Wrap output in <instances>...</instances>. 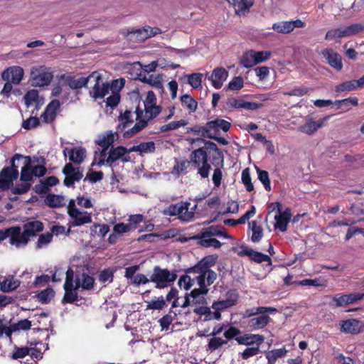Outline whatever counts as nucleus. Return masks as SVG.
<instances>
[{
  "label": "nucleus",
  "instance_id": "obj_1",
  "mask_svg": "<svg viewBox=\"0 0 364 364\" xmlns=\"http://www.w3.org/2000/svg\"><path fill=\"white\" fill-rule=\"evenodd\" d=\"M188 168L196 171L197 174L201 178L209 177L211 166L208 162V152L204 148H198L192 151L189 155V159L183 158L177 160L173 170L178 175L186 174Z\"/></svg>",
  "mask_w": 364,
  "mask_h": 364
},
{
  "label": "nucleus",
  "instance_id": "obj_2",
  "mask_svg": "<svg viewBox=\"0 0 364 364\" xmlns=\"http://www.w3.org/2000/svg\"><path fill=\"white\" fill-rule=\"evenodd\" d=\"M161 111L162 107L160 105L145 106L144 110L137 106L134 112L136 122L131 129L124 132L123 136L130 138L141 132L148 126V122L156 118Z\"/></svg>",
  "mask_w": 364,
  "mask_h": 364
},
{
  "label": "nucleus",
  "instance_id": "obj_3",
  "mask_svg": "<svg viewBox=\"0 0 364 364\" xmlns=\"http://www.w3.org/2000/svg\"><path fill=\"white\" fill-rule=\"evenodd\" d=\"M177 279L176 271L171 272L166 268L155 266L150 276L151 282L155 284V288L162 289L171 287Z\"/></svg>",
  "mask_w": 364,
  "mask_h": 364
},
{
  "label": "nucleus",
  "instance_id": "obj_4",
  "mask_svg": "<svg viewBox=\"0 0 364 364\" xmlns=\"http://www.w3.org/2000/svg\"><path fill=\"white\" fill-rule=\"evenodd\" d=\"M189 202H179L171 204L163 210V214L168 216H178V218L184 223H189L193 220L192 212H188Z\"/></svg>",
  "mask_w": 364,
  "mask_h": 364
},
{
  "label": "nucleus",
  "instance_id": "obj_5",
  "mask_svg": "<svg viewBox=\"0 0 364 364\" xmlns=\"http://www.w3.org/2000/svg\"><path fill=\"white\" fill-rule=\"evenodd\" d=\"M68 214L70 218V227H78L92 223V215L87 211H80L71 200L68 206Z\"/></svg>",
  "mask_w": 364,
  "mask_h": 364
},
{
  "label": "nucleus",
  "instance_id": "obj_6",
  "mask_svg": "<svg viewBox=\"0 0 364 364\" xmlns=\"http://www.w3.org/2000/svg\"><path fill=\"white\" fill-rule=\"evenodd\" d=\"M92 78H100V75L97 72H93L87 77H81L76 78L75 75H63L61 79L64 81L65 84L72 90H78L86 87L87 84L92 80Z\"/></svg>",
  "mask_w": 364,
  "mask_h": 364
},
{
  "label": "nucleus",
  "instance_id": "obj_7",
  "mask_svg": "<svg viewBox=\"0 0 364 364\" xmlns=\"http://www.w3.org/2000/svg\"><path fill=\"white\" fill-rule=\"evenodd\" d=\"M31 76L33 85L36 87L48 85L53 77L52 73L43 66L33 67L31 71Z\"/></svg>",
  "mask_w": 364,
  "mask_h": 364
},
{
  "label": "nucleus",
  "instance_id": "obj_8",
  "mask_svg": "<svg viewBox=\"0 0 364 364\" xmlns=\"http://www.w3.org/2000/svg\"><path fill=\"white\" fill-rule=\"evenodd\" d=\"M65 175L63 185L66 187H73L75 182H79L83 177L82 168L74 167L71 163H67L62 170Z\"/></svg>",
  "mask_w": 364,
  "mask_h": 364
},
{
  "label": "nucleus",
  "instance_id": "obj_9",
  "mask_svg": "<svg viewBox=\"0 0 364 364\" xmlns=\"http://www.w3.org/2000/svg\"><path fill=\"white\" fill-rule=\"evenodd\" d=\"M318 54L322 55L326 63L336 70L341 71L343 69V65L341 55L335 52L332 48H326L322 49Z\"/></svg>",
  "mask_w": 364,
  "mask_h": 364
},
{
  "label": "nucleus",
  "instance_id": "obj_10",
  "mask_svg": "<svg viewBox=\"0 0 364 364\" xmlns=\"http://www.w3.org/2000/svg\"><path fill=\"white\" fill-rule=\"evenodd\" d=\"M363 322L356 318H349L340 322V331L344 333L358 335L363 331Z\"/></svg>",
  "mask_w": 364,
  "mask_h": 364
},
{
  "label": "nucleus",
  "instance_id": "obj_11",
  "mask_svg": "<svg viewBox=\"0 0 364 364\" xmlns=\"http://www.w3.org/2000/svg\"><path fill=\"white\" fill-rule=\"evenodd\" d=\"M18 171L4 167L0 171V190L7 191L13 186L14 181L18 176Z\"/></svg>",
  "mask_w": 364,
  "mask_h": 364
},
{
  "label": "nucleus",
  "instance_id": "obj_12",
  "mask_svg": "<svg viewBox=\"0 0 364 364\" xmlns=\"http://www.w3.org/2000/svg\"><path fill=\"white\" fill-rule=\"evenodd\" d=\"M24 75L23 69L18 65L6 68L1 73V78L5 81H9L14 85H18Z\"/></svg>",
  "mask_w": 364,
  "mask_h": 364
},
{
  "label": "nucleus",
  "instance_id": "obj_13",
  "mask_svg": "<svg viewBox=\"0 0 364 364\" xmlns=\"http://www.w3.org/2000/svg\"><path fill=\"white\" fill-rule=\"evenodd\" d=\"M240 250H241L238 252L239 256H248L252 261L256 263L267 262L268 265H272V259L269 255L257 251H255L252 249L245 245H241Z\"/></svg>",
  "mask_w": 364,
  "mask_h": 364
},
{
  "label": "nucleus",
  "instance_id": "obj_14",
  "mask_svg": "<svg viewBox=\"0 0 364 364\" xmlns=\"http://www.w3.org/2000/svg\"><path fill=\"white\" fill-rule=\"evenodd\" d=\"M305 23L301 19L294 21H280L274 23L272 28L279 33L287 34L291 33L295 28H303Z\"/></svg>",
  "mask_w": 364,
  "mask_h": 364
},
{
  "label": "nucleus",
  "instance_id": "obj_15",
  "mask_svg": "<svg viewBox=\"0 0 364 364\" xmlns=\"http://www.w3.org/2000/svg\"><path fill=\"white\" fill-rule=\"evenodd\" d=\"M127 154V147L123 146H118L115 148L112 147L109 151L108 156L106 159V164L109 166H112L113 163L116 162L119 159H121L123 162H129L130 157L125 156Z\"/></svg>",
  "mask_w": 364,
  "mask_h": 364
},
{
  "label": "nucleus",
  "instance_id": "obj_16",
  "mask_svg": "<svg viewBox=\"0 0 364 364\" xmlns=\"http://www.w3.org/2000/svg\"><path fill=\"white\" fill-rule=\"evenodd\" d=\"M65 156L68 154L69 160L75 164H81L86 158V149L82 146H75L73 148L66 147L63 150Z\"/></svg>",
  "mask_w": 364,
  "mask_h": 364
},
{
  "label": "nucleus",
  "instance_id": "obj_17",
  "mask_svg": "<svg viewBox=\"0 0 364 364\" xmlns=\"http://www.w3.org/2000/svg\"><path fill=\"white\" fill-rule=\"evenodd\" d=\"M329 118L330 116H326L317 121H313L311 119L308 120L304 124L298 127V131L308 135H312L317 132L318 129L321 128L323 126L324 122Z\"/></svg>",
  "mask_w": 364,
  "mask_h": 364
},
{
  "label": "nucleus",
  "instance_id": "obj_18",
  "mask_svg": "<svg viewBox=\"0 0 364 364\" xmlns=\"http://www.w3.org/2000/svg\"><path fill=\"white\" fill-rule=\"evenodd\" d=\"M11 235H10V244L15 245L17 247L21 246H25L28 242V237L25 235L24 231L21 232V229L19 226H14L10 228Z\"/></svg>",
  "mask_w": 364,
  "mask_h": 364
},
{
  "label": "nucleus",
  "instance_id": "obj_19",
  "mask_svg": "<svg viewBox=\"0 0 364 364\" xmlns=\"http://www.w3.org/2000/svg\"><path fill=\"white\" fill-rule=\"evenodd\" d=\"M225 228L222 225H211L208 228H203L200 233L192 237L193 239H203L210 237L212 236H221L229 237L228 235L224 231Z\"/></svg>",
  "mask_w": 364,
  "mask_h": 364
},
{
  "label": "nucleus",
  "instance_id": "obj_20",
  "mask_svg": "<svg viewBox=\"0 0 364 364\" xmlns=\"http://www.w3.org/2000/svg\"><path fill=\"white\" fill-rule=\"evenodd\" d=\"M60 106L58 100H52L46 107L45 111L42 113L41 118L45 123H52L56 118L57 110Z\"/></svg>",
  "mask_w": 364,
  "mask_h": 364
},
{
  "label": "nucleus",
  "instance_id": "obj_21",
  "mask_svg": "<svg viewBox=\"0 0 364 364\" xmlns=\"http://www.w3.org/2000/svg\"><path fill=\"white\" fill-rule=\"evenodd\" d=\"M92 80L95 82V84L92 87V90L90 92L91 97L95 100L104 98L105 96L109 93V83H102V87H100V83L102 82L101 76L99 80L97 78H92Z\"/></svg>",
  "mask_w": 364,
  "mask_h": 364
},
{
  "label": "nucleus",
  "instance_id": "obj_22",
  "mask_svg": "<svg viewBox=\"0 0 364 364\" xmlns=\"http://www.w3.org/2000/svg\"><path fill=\"white\" fill-rule=\"evenodd\" d=\"M151 37H153V33H151L150 26H148L129 31L127 34L129 41L139 43L143 42Z\"/></svg>",
  "mask_w": 364,
  "mask_h": 364
},
{
  "label": "nucleus",
  "instance_id": "obj_23",
  "mask_svg": "<svg viewBox=\"0 0 364 364\" xmlns=\"http://www.w3.org/2000/svg\"><path fill=\"white\" fill-rule=\"evenodd\" d=\"M228 77V72L224 68L220 67L215 68L208 79L215 89H220Z\"/></svg>",
  "mask_w": 364,
  "mask_h": 364
},
{
  "label": "nucleus",
  "instance_id": "obj_24",
  "mask_svg": "<svg viewBox=\"0 0 364 364\" xmlns=\"http://www.w3.org/2000/svg\"><path fill=\"white\" fill-rule=\"evenodd\" d=\"M267 313H263V314H258L257 317H253L249 319L247 322V326L252 331H257L262 329L266 327L271 321V318Z\"/></svg>",
  "mask_w": 364,
  "mask_h": 364
},
{
  "label": "nucleus",
  "instance_id": "obj_25",
  "mask_svg": "<svg viewBox=\"0 0 364 364\" xmlns=\"http://www.w3.org/2000/svg\"><path fill=\"white\" fill-rule=\"evenodd\" d=\"M119 124L117 126V131L115 134L117 135L118 132H122L124 130L134 123V117L132 111L126 109L124 112L120 111L119 115L117 117Z\"/></svg>",
  "mask_w": 364,
  "mask_h": 364
},
{
  "label": "nucleus",
  "instance_id": "obj_26",
  "mask_svg": "<svg viewBox=\"0 0 364 364\" xmlns=\"http://www.w3.org/2000/svg\"><path fill=\"white\" fill-rule=\"evenodd\" d=\"M235 341L240 345L250 346L255 343L259 346L264 341V337L259 334L245 333L240 337H236Z\"/></svg>",
  "mask_w": 364,
  "mask_h": 364
},
{
  "label": "nucleus",
  "instance_id": "obj_27",
  "mask_svg": "<svg viewBox=\"0 0 364 364\" xmlns=\"http://www.w3.org/2000/svg\"><path fill=\"white\" fill-rule=\"evenodd\" d=\"M210 166H213V174L212 181L215 187H219L221 184L223 178L222 169L224 166V159L219 160L218 158H215L213 161H210Z\"/></svg>",
  "mask_w": 364,
  "mask_h": 364
},
{
  "label": "nucleus",
  "instance_id": "obj_28",
  "mask_svg": "<svg viewBox=\"0 0 364 364\" xmlns=\"http://www.w3.org/2000/svg\"><path fill=\"white\" fill-rule=\"evenodd\" d=\"M207 125L210 132L215 136L219 133L220 129L227 132L231 127V124L229 122L221 119L209 121L207 122Z\"/></svg>",
  "mask_w": 364,
  "mask_h": 364
},
{
  "label": "nucleus",
  "instance_id": "obj_29",
  "mask_svg": "<svg viewBox=\"0 0 364 364\" xmlns=\"http://www.w3.org/2000/svg\"><path fill=\"white\" fill-rule=\"evenodd\" d=\"M277 312V309L272 306H257L245 309L242 314V318H251L263 313L274 314Z\"/></svg>",
  "mask_w": 364,
  "mask_h": 364
},
{
  "label": "nucleus",
  "instance_id": "obj_30",
  "mask_svg": "<svg viewBox=\"0 0 364 364\" xmlns=\"http://www.w3.org/2000/svg\"><path fill=\"white\" fill-rule=\"evenodd\" d=\"M291 214L289 209H286L284 212L276 215L274 228L284 232L287 231V225L291 220Z\"/></svg>",
  "mask_w": 364,
  "mask_h": 364
},
{
  "label": "nucleus",
  "instance_id": "obj_31",
  "mask_svg": "<svg viewBox=\"0 0 364 364\" xmlns=\"http://www.w3.org/2000/svg\"><path fill=\"white\" fill-rule=\"evenodd\" d=\"M24 166L21 168L20 175V181H27L32 184L33 181V174L31 170V164L33 162L31 157L26 156L24 157Z\"/></svg>",
  "mask_w": 364,
  "mask_h": 364
},
{
  "label": "nucleus",
  "instance_id": "obj_32",
  "mask_svg": "<svg viewBox=\"0 0 364 364\" xmlns=\"http://www.w3.org/2000/svg\"><path fill=\"white\" fill-rule=\"evenodd\" d=\"M43 224L39 220L30 221L25 223L23 226L25 235L29 238L34 237L38 232L43 231Z\"/></svg>",
  "mask_w": 364,
  "mask_h": 364
},
{
  "label": "nucleus",
  "instance_id": "obj_33",
  "mask_svg": "<svg viewBox=\"0 0 364 364\" xmlns=\"http://www.w3.org/2000/svg\"><path fill=\"white\" fill-rule=\"evenodd\" d=\"M229 4L234 6L235 13L238 15L244 14L246 11H249L252 6L253 0H226Z\"/></svg>",
  "mask_w": 364,
  "mask_h": 364
},
{
  "label": "nucleus",
  "instance_id": "obj_34",
  "mask_svg": "<svg viewBox=\"0 0 364 364\" xmlns=\"http://www.w3.org/2000/svg\"><path fill=\"white\" fill-rule=\"evenodd\" d=\"M187 133H193L194 134L200 135L202 137L213 139L216 141H220L218 137L214 136L210 130L208 128L207 124L205 126L195 125L192 127L187 128Z\"/></svg>",
  "mask_w": 364,
  "mask_h": 364
},
{
  "label": "nucleus",
  "instance_id": "obj_35",
  "mask_svg": "<svg viewBox=\"0 0 364 364\" xmlns=\"http://www.w3.org/2000/svg\"><path fill=\"white\" fill-rule=\"evenodd\" d=\"M205 150L210 149V151H213V154L208 155V162L213 161V159L215 158H218L219 160L224 159V156L223 154V152L220 150V149L218 147L217 144L213 141H206L205 142V147H203Z\"/></svg>",
  "mask_w": 364,
  "mask_h": 364
},
{
  "label": "nucleus",
  "instance_id": "obj_36",
  "mask_svg": "<svg viewBox=\"0 0 364 364\" xmlns=\"http://www.w3.org/2000/svg\"><path fill=\"white\" fill-rule=\"evenodd\" d=\"M249 228L252 230L251 240L256 243L259 242L263 237V228L260 225H258L256 220L249 223Z\"/></svg>",
  "mask_w": 364,
  "mask_h": 364
},
{
  "label": "nucleus",
  "instance_id": "obj_37",
  "mask_svg": "<svg viewBox=\"0 0 364 364\" xmlns=\"http://www.w3.org/2000/svg\"><path fill=\"white\" fill-rule=\"evenodd\" d=\"M287 353V350L285 347L278 349H273L266 353L265 356L268 363H275L277 360L284 357Z\"/></svg>",
  "mask_w": 364,
  "mask_h": 364
},
{
  "label": "nucleus",
  "instance_id": "obj_38",
  "mask_svg": "<svg viewBox=\"0 0 364 364\" xmlns=\"http://www.w3.org/2000/svg\"><path fill=\"white\" fill-rule=\"evenodd\" d=\"M46 204L50 208H60L64 205V198L60 195L48 194L45 199Z\"/></svg>",
  "mask_w": 364,
  "mask_h": 364
},
{
  "label": "nucleus",
  "instance_id": "obj_39",
  "mask_svg": "<svg viewBox=\"0 0 364 364\" xmlns=\"http://www.w3.org/2000/svg\"><path fill=\"white\" fill-rule=\"evenodd\" d=\"M183 107L186 108L189 113L194 112L198 107V102L191 95L185 94L180 97Z\"/></svg>",
  "mask_w": 364,
  "mask_h": 364
},
{
  "label": "nucleus",
  "instance_id": "obj_40",
  "mask_svg": "<svg viewBox=\"0 0 364 364\" xmlns=\"http://www.w3.org/2000/svg\"><path fill=\"white\" fill-rule=\"evenodd\" d=\"M65 294L62 299L63 304H73L78 300L77 291L74 287L64 288Z\"/></svg>",
  "mask_w": 364,
  "mask_h": 364
},
{
  "label": "nucleus",
  "instance_id": "obj_41",
  "mask_svg": "<svg viewBox=\"0 0 364 364\" xmlns=\"http://www.w3.org/2000/svg\"><path fill=\"white\" fill-rule=\"evenodd\" d=\"M227 343V340H223L220 337L213 336L209 340L206 346V350L213 352Z\"/></svg>",
  "mask_w": 364,
  "mask_h": 364
},
{
  "label": "nucleus",
  "instance_id": "obj_42",
  "mask_svg": "<svg viewBox=\"0 0 364 364\" xmlns=\"http://www.w3.org/2000/svg\"><path fill=\"white\" fill-rule=\"evenodd\" d=\"M188 121L185 119L173 121L166 124L162 125L159 129L161 132H166L168 131L177 129L181 127H185L188 124Z\"/></svg>",
  "mask_w": 364,
  "mask_h": 364
},
{
  "label": "nucleus",
  "instance_id": "obj_43",
  "mask_svg": "<svg viewBox=\"0 0 364 364\" xmlns=\"http://www.w3.org/2000/svg\"><path fill=\"white\" fill-rule=\"evenodd\" d=\"M115 272V269L107 268L100 272L98 274V280L102 284H105L106 282L111 283L114 279V274Z\"/></svg>",
  "mask_w": 364,
  "mask_h": 364
},
{
  "label": "nucleus",
  "instance_id": "obj_44",
  "mask_svg": "<svg viewBox=\"0 0 364 364\" xmlns=\"http://www.w3.org/2000/svg\"><path fill=\"white\" fill-rule=\"evenodd\" d=\"M356 90L355 80L345 81L335 86L336 92H350Z\"/></svg>",
  "mask_w": 364,
  "mask_h": 364
},
{
  "label": "nucleus",
  "instance_id": "obj_45",
  "mask_svg": "<svg viewBox=\"0 0 364 364\" xmlns=\"http://www.w3.org/2000/svg\"><path fill=\"white\" fill-rule=\"evenodd\" d=\"M256 170L258 174V179L263 184L264 189L267 191H271L269 173L267 171L259 169L258 167H256Z\"/></svg>",
  "mask_w": 364,
  "mask_h": 364
},
{
  "label": "nucleus",
  "instance_id": "obj_46",
  "mask_svg": "<svg viewBox=\"0 0 364 364\" xmlns=\"http://www.w3.org/2000/svg\"><path fill=\"white\" fill-rule=\"evenodd\" d=\"M255 55L253 54V50H250L246 51L242 56L241 58V63L242 65L246 68H249L255 65H256V63H255Z\"/></svg>",
  "mask_w": 364,
  "mask_h": 364
},
{
  "label": "nucleus",
  "instance_id": "obj_47",
  "mask_svg": "<svg viewBox=\"0 0 364 364\" xmlns=\"http://www.w3.org/2000/svg\"><path fill=\"white\" fill-rule=\"evenodd\" d=\"M82 280L81 288L85 290H90L93 288L95 284V279L93 277L89 275L86 272H82L80 274Z\"/></svg>",
  "mask_w": 364,
  "mask_h": 364
},
{
  "label": "nucleus",
  "instance_id": "obj_48",
  "mask_svg": "<svg viewBox=\"0 0 364 364\" xmlns=\"http://www.w3.org/2000/svg\"><path fill=\"white\" fill-rule=\"evenodd\" d=\"M21 183H16L12 187L11 193L16 195H22L26 193L31 188V183L27 181H21Z\"/></svg>",
  "mask_w": 364,
  "mask_h": 364
},
{
  "label": "nucleus",
  "instance_id": "obj_49",
  "mask_svg": "<svg viewBox=\"0 0 364 364\" xmlns=\"http://www.w3.org/2000/svg\"><path fill=\"white\" fill-rule=\"evenodd\" d=\"M114 134H114L112 132L107 133L96 141L97 144L101 147L108 149L114 141Z\"/></svg>",
  "mask_w": 364,
  "mask_h": 364
},
{
  "label": "nucleus",
  "instance_id": "obj_50",
  "mask_svg": "<svg viewBox=\"0 0 364 364\" xmlns=\"http://www.w3.org/2000/svg\"><path fill=\"white\" fill-rule=\"evenodd\" d=\"M210 269H208V267L204 265L200 261H199L193 267H189L186 270V273H197L199 275L206 276L207 272H209Z\"/></svg>",
  "mask_w": 364,
  "mask_h": 364
},
{
  "label": "nucleus",
  "instance_id": "obj_51",
  "mask_svg": "<svg viewBox=\"0 0 364 364\" xmlns=\"http://www.w3.org/2000/svg\"><path fill=\"white\" fill-rule=\"evenodd\" d=\"M210 269H208V267L204 265L200 261H199L193 267H189L186 270V273H197L199 275L206 276L207 272H209Z\"/></svg>",
  "mask_w": 364,
  "mask_h": 364
},
{
  "label": "nucleus",
  "instance_id": "obj_52",
  "mask_svg": "<svg viewBox=\"0 0 364 364\" xmlns=\"http://www.w3.org/2000/svg\"><path fill=\"white\" fill-rule=\"evenodd\" d=\"M334 105H337L338 109H341L343 107L348 108L350 105L355 107L358 105V99L356 97H350L343 100H336Z\"/></svg>",
  "mask_w": 364,
  "mask_h": 364
},
{
  "label": "nucleus",
  "instance_id": "obj_53",
  "mask_svg": "<svg viewBox=\"0 0 364 364\" xmlns=\"http://www.w3.org/2000/svg\"><path fill=\"white\" fill-rule=\"evenodd\" d=\"M188 78V83L193 88H198L201 87L203 75L201 73H192L191 75H186Z\"/></svg>",
  "mask_w": 364,
  "mask_h": 364
},
{
  "label": "nucleus",
  "instance_id": "obj_54",
  "mask_svg": "<svg viewBox=\"0 0 364 364\" xmlns=\"http://www.w3.org/2000/svg\"><path fill=\"white\" fill-rule=\"evenodd\" d=\"M54 291L51 288H47L38 294L37 296L42 304H48L50 301L51 299L54 296Z\"/></svg>",
  "mask_w": 364,
  "mask_h": 364
},
{
  "label": "nucleus",
  "instance_id": "obj_55",
  "mask_svg": "<svg viewBox=\"0 0 364 364\" xmlns=\"http://www.w3.org/2000/svg\"><path fill=\"white\" fill-rule=\"evenodd\" d=\"M242 182L245 185L246 190L248 192H251L254 190V186L251 181V176L248 168L244 169L242 172Z\"/></svg>",
  "mask_w": 364,
  "mask_h": 364
},
{
  "label": "nucleus",
  "instance_id": "obj_56",
  "mask_svg": "<svg viewBox=\"0 0 364 364\" xmlns=\"http://www.w3.org/2000/svg\"><path fill=\"white\" fill-rule=\"evenodd\" d=\"M166 306L165 299L161 296L156 300L149 301L146 304V309L161 310Z\"/></svg>",
  "mask_w": 364,
  "mask_h": 364
},
{
  "label": "nucleus",
  "instance_id": "obj_57",
  "mask_svg": "<svg viewBox=\"0 0 364 364\" xmlns=\"http://www.w3.org/2000/svg\"><path fill=\"white\" fill-rule=\"evenodd\" d=\"M343 37H346L344 28H338L328 31L326 33L325 39L327 41H331Z\"/></svg>",
  "mask_w": 364,
  "mask_h": 364
},
{
  "label": "nucleus",
  "instance_id": "obj_58",
  "mask_svg": "<svg viewBox=\"0 0 364 364\" xmlns=\"http://www.w3.org/2000/svg\"><path fill=\"white\" fill-rule=\"evenodd\" d=\"M139 146L140 155H143L144 154L153 153L156 149L155 143L153 141L141 142L139 144Z\"/></svg>",
  "mask_w": 364,
  "mask_h": 364
},
{
  "label": "nucleus",
  "instance_id": "obj_59",
  "mask_svg": "<svg viewBox=\"0 0 364 364\" xmlns=\"http://www.w3.org/2000/svg\"><path fill=\"white\" fill-rule=\"evenodd\" d=\"M243 100L228 97L225 102V108L228 109H242Z\"/></svg>",
  "mask_w": 364,
  "mask_h": 364
},
{
  "label": "nucleus",
  "instance_id": "obj_60",
  "mask_svg": "<svg viewBox=\"0 0 364 364\" xmlns=\"http://www.w3.org/2000/svg\"><path fill=\"white\" fill-rule=\"evenodd\" d=\"M52 239L53 234L50 232L40 235L36 242V248L41 249L43 247L47 245L52 241Z\"/></svg>",
  "mask_w": 364,
  "mask_h": 364
},
{
  "label": "nucleus",
  "instance_id": "obj_61",
  "mask_svg": "<svg viewBox=\"0 0 364 364\" xmlns=\"http://www.w3.org/2000/svg\"><path fill=\"white\" fill-rule=\"evenodd\" d=\"M244 86V80L241 76L234 77L228 83V89L231 90H240Z\"/></svg>",
  "mask_w": 364,
  "mask_h": 364
},
{
  "label": "nucleus",
  "instance_id": "obj_62",
  "mask_svg": "<svg viewBox=\"0 0 364 364\" xmlns=\"http://www.w3.org/2000/svg\"><path fill=\"white\" fill-rule=\"evenodd\" d=\"M364 30V25L361 23H355L344 28L346 36L356 34Z\"/></svg>",
  "mask_w": 364,
  "mask_h": 364
},
{
  "label": "nucleus",
  "instance_id": "obj_63",
  "mask_svg": "<svg viewBox=\"0 0 364 364\" xmlns=\"http://www.w3.org/2000/svg\"><path fill=\"white\" fill-rule=\"evenodd\" d=\"M38 91L36 90H31L24 95L25 103L27 106L36 102L38 100Z\"/></svg>",
  "mask_w": 364,
  "mask_h": 364
},
{
  "label": "nucleus",
  "instance_id": "obj_64",
  "mask_svg": "<svg viewBox=\"0 0 364 364\" xmlns=\"http://www.w3.org/2000/svg\"><path fill=\"white\" fill-rule=\"evenodd\" d=\"M31 327V322L28 319H23L11 326L13 331H27Z\"/></svg>",
  "mask_w": 364,
  "mask_h": 364
}]
</instances>
